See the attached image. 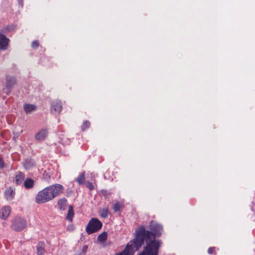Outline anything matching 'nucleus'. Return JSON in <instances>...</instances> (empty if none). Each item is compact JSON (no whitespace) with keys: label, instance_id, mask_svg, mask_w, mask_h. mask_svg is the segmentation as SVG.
Masks as SVG:
<instances>
[{"label":"nucleus","instance_id":"24","mask_svg":"<svg viewBox=\"0 0 255 255\" xmlns=\"http://www.w3.org/2000/svg\"><path fill=\"white\" fill-rule=\"evenodd\" d=\"M86 187L90 190H93L94 189V185L93 183L90 182H87Z\"/></svg>","mask_w":255,"mask_h":255},{"label":"nucleus","instance_id":"16","mask_svg":"<svg viewBox=\"0 0 255 255\" xmlns=\"http://www.w3.org/2000/svg\"><path fill=\"white\" fill-rule=\"evenodd\" d=\"M45 253L44 244L39 243L37 246V254L38 255H43Z\"/></svg>","mask_w":255,"mask_h":255},{"label":"nucleus","instance_id":"6","mask_svg":"<svg viewBox=\"0 0 255 255\" xmlns=\"http://www.w3.org/2000/svg\"><path fill=\"white\" fill-rule=\"evenodd\" d=\"M16 83V79L12 76H7L6 78V84L3 91L6 95H8L11 90L12 87Z\"/></svg>","mask_w":255,"mask_h":255},{"label":"nucleus","instance_id":"8","mask_svg":"<svg viewBox=\"0 0 255 255\" xmlns=\"http://www.w3.org/2000/svg\"><path fill=\"white\" fill-rule=\"evenodd\" d=\"M48 135V130L46 128H43L39 130L35 135V139L41 142L45 140Z\"/></svg>","mask_w":255,"mask_h":255},{"label":"nucleus","instance_id":"26","mask_svg":"<svg viewBox=\"0 0 255 255\" xmlns=\"http://www.w3.org/2000/svg\"><path fill=\"white\" fill-rule=\"evenodd\" d=\"M88 246L87 245H85L82 248V253L81 255L85 254L88 250Z\"/></svg>","mask_w":255,"mask_h":255},{"label":"nucleus","instance_id":"11","mask_svg":"<svg viewBox=\"0 0 255 255\" xmlns=\"http://www.w3.org/2000/svg\"><path fill=\"white\" fill-rule=\"evenodd\" d=\"M23 110L25 113L30 114L32 112L36 111V107L33 104H25L23 105Z\"/></svg>","mask_w":255,"mask_h":255},{"label":"nucleus","instance_id":"1","mask_svg":"<svg viewBox=\"0 0 255 255\" xmlns=\"http://www.w3.org/2000/svg\"><path fill=\"white\" fill-rule=\"evenodd\" d=\"M151 231L145 230L143 226L140 227L136 231L135 236L137 235L138 231L142 228L144 234L143 236L142 244L145 242L146 246L143 251L138 255H158V250L161 245V242L159 240H156V237L161 236L162 232V226L157 223L151 221L149 225Z\"/></svg>","mask_w":255,"mask_h":255},{"label":"nucleus","instance_id":"21","mask_svg":"<svg viewBox=\"0 0 255 255\" xmlns=\"http://www.w3.org/2000/svg\"><path fill=\"white\" fill-rule=\"evenodd\" d=\"M100 213L102 218H106L108 216L109 211L107 209L104 208L100 211Z\"/></svg>","mask_w":255,"mask_h":255},{"label":"nucleus","instance_id":"15","mask_svg":"<svg viewBox=\"0 0 255 255\" xmlns=\"http://www.w3.org/2000/svg\"><path fill=\"white\" fill-rule=\"evenodd\" d=\"M67 200L65 198H62L58 201L57 205L60 209L64 210L66 209Z\"/></svg>","mask_w":255,"mask_h":255},{"label":"nucleus","instance_id":"20","mask_svg":"<svg viewBox=\"0 0 255 255\" xmlns=\"http://www.w3.org/2000/svg\"><path fill=\"white\" fill-rule=\"evenodd\" d=\"M34 164H35V163L33 161L29 160H26L25 162V163L24 164V166L26 169H29L31 167H32L33 166H34Z\"/></svg>","mask_w":255,"mask_h":255},{"label":"nucleus","instance_id":"22","mask_svg":"<svg viewBox=\"0 0 255 255\" xmlns=\"http://www.w3.org/2000/svg\"><path fill=\"white\" fill-rule=\"evenodd\" d=\"M90 125V123L88 121H86L83 123V125L81 126V129L82 131H84L87 128H89Z\"/></svg>","mask_w":255,"mask_h":255},{"label":"nucleus","instance_id":"7","mask_svg":"<svg viewBox=\"0 0 255 255\" xmlns=\"http://www.w3.org/2000/svg\"><path fill=\"white\" fill-rule=\"evenodd\" d=\"M62 109V105L61 101L55 100L52 102L51 105V112L54 115H58Z\"/></svg>","mask_w":255,"mask_h":255},{"label":"nucleus","instance_id":"14","mask_svg":"<svg viewBox=\"0 0 255 255\" xmlns=\"http://www.w3.org/2000/svg\"><path fill=\"white\" fill-rule=\"evenodd\" d=\"M25 178L24 174L21 172H18L15 175V182L17 185H20L22 183Z\"/></svg>","mask_w":255,"mask_h":255},{"label":"nucleus","instance_id":"13","mask_svg":"<svg viewBox=\"0 0 255 255\" xmlns=\"http://www.w3.org/2000/svg\"><path fill=\"white\" fill-rule=\"evenodd\" d=\"M75 215L73 207L72 205L69 206L68 213L66 215V219L70 222H72L73 218Z\"/></svg>","mask_w":255,"mask_h":255},{"label":"nucleus","instance_id":"5","mask_svg":"<svg viewBox=\"0 0 255 255\" xmlns=\"http://www.w3.org/2000/svg\"><path fill=\"white\" fill-rule=\"evenodd\" d=\"M26 227V221L20 217H16L11 221V228L15 231L20 232Z\"/></svg>","mask_w":255,"mask_h":255},{"label":"nucleus","instance_id":"10","mask_svg":"<svg viewBox=\"0 0 255 255\" xmlns=\"http://www.w3.org/2000/svg\"><path fill=\"white\" fill-rule=\"evenodd\" d=\"M9 39L2 34H0V50H6L8 47Z\"/></svg>","mask_w":255,"mask_h":255},{"label":"nucleus","instance_id":"19","mask_svg":"<svg viewBox=\"0 0 255 255\" xmlns=\"http://www.w3.org/2000/svg\"><path fill=\"white\" fill-rule=\"evenodd\" d=\"M107 233L103 232L98 236L97 240L100 243H104L107 240Z\"/></svg>","mask_w":255,"mask_h":255},{"label":"nucleus","instance_id":"25","mask_svg":"<svg viewBox=\"0 0 255 255\" xmlns=\"http://www.w3.org/2000/svg\"><path fill=\"white\" fill-rule=\"evenodd\" d=\"M39 43L36 40L33 41L32 43L31 46L33 48H36L38 47Z\"/></svg>","mask_w":255,"mask_h":255},{"label":"nucleus","instance_id":"18","mask_svg":"<svg viewBox=\"0 0 255 255\" xmlns=\"http://www.w3.org/2000/svg\"><path fill=\"white\" fill-rule=\"evenodd\" d=\"M76 181L79 185L83 184L85 181V172L80 173L79 176L76 178Z\"/></svg>","mask_w":255,"mask_h":255},{"label":"nucleus","instance_id":"2","mask_svg":"<svg viewBox=\"0 0 255 255\" xmlns=\"http://www.w3.org/2000/svg\"><path fill=\"white\" fill-rule=\"evenodd\" d=\"M63 190V186L59 184L47 187L38 193L35 197V202L37 204L47 202L62 193Z\"/></svg>","mask_w":255,"mask_h":255},{"label":"nucleus","instance_id":"4","mask_svg":"<svg viewBox=\"0 0 255 255\" xmlns=\"http://www.w3.org/2000/svg\"><path fill=\"white\" fill-rule=\"evenodd\" d=\"M102 225V222L99 219L92 218L86 226V231L88 235L92 234L99 231Z\"/></svg>","mask_w":255,"mask_h":255},{"label":"nucleus","instance_id":"27","mask_svg":"<svg viewBox=\"0 0 255 255\" xmlns=\"http://www.w3.org/2000/svg\"><path fill=\"white\" fill-rule=\"evenodd\" d=\"M4 163L1 157H0V169H2L4 167Z\"/></svg>","mask_w":255,"mask_h":255},{"label":"nucleus","instance_id":"3","mask_svg":"<svg viewBox=\"0 0 255 255\" xmlns=\"http://www.w3.org/2000/svg\"><path fill=\"white\" fill-rule=\"evenodd\" d=\"M144 234L143 229L141 228L138 231L135 238L128 243L125 249L121 253L116 255H133L134 252L142 246Z\"/></svg>","mask_w":255,"mask_h":255},{"label":"nucleus","instance_id":"28","mask_svg":"<svg viewBox=\"0 0 255 255\" xmlns=\"http://www.w3.org/2000/svg\"><path fill=\"white\" fill-rule=\"evenodd\" d=\"M215 248L214 247H210L209 248L208 250V253L209 254H212L214 253V251L215 250Z\"/></svg>","mask_w":255,"mask_h":255},{"label":"nucleus","instance_id":"12","mask_svg":"<svg viewBox=\"0 0 255 255\" xmlns=\"http://www.w3.org/2000/svg\"><path fill=\"white\" fill-rule=\"evenodd\" d=\"M14 194L15 192L14 190L11 188H9L5 191V197L7 200L10 201L12 200Z\"/></svg>","mask_w":255,"mask_h":255},{"label":"nucleus","instance_id":"23","mask_svg":"<svg viewBox=\"0 0 255 255\" xmlns=\"http://www.w3.org/2000/svg\"><path fill=\"white\" fill-rule=\"evenodd\" d=\"M121 208V204L119 202L116 203L113 206V209L115 212L119 211L120 210Z\"/></svg>","mask_w":255,"mask_h":255},{"label":"nucleus","instance_id":"29","mask_svg":"<svg viewBox=\"0 0 255 255\" xmlns=\"http://www.w3.org/2000/svg\"><path fill=\"white\" fill-rule=\"evenodd\" d=\"M18 3L19 5H20L21 7L23 6V1L22 0H18Z\"/></svg>","mask_w":255,"mask_h":255},{"label":"nucleus","instance_id":"9","mask_svg":"<svg viewBox=\"0 0 255 255\" xmlns=\"http://www.w3.org/2000/svg\"><path fill=\"white\" fill-rule=\"evenodd\" d=\"M11 212L10 207L5 206L2 207L0 211V218L2 220L6 219Z\"/></svg>","mask_w":255,"mask_h":255},{"label":"nucleus","instance_id":"17","mask_svg":"<svg viewBox=\"0 0 255 255\" xmlns=\"http://www.w3.org/2000/svg\"><path fill=\"white\" fill-rule=\"evenodd\" d=\"M34 181L31 178H27L24 182V186L26 189H30L33 187Z\"/></svg>","mask_w":255,"mask_h":255}]
</instances>
